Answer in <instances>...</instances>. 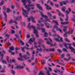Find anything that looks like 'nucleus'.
<instances>
[{
    "mask_svg": "<svg viewBox=\"0 0 75 75\" xmlns=\"http://www.w3.org/2000/svg\"><path fill=\"white\" fill-rule=\"evenodd\" d=\"M49 40L50 41V42L48 40V39L47 38H45L44 39L45 40H46V42L47 44H49V45H50V46L51 47H52L53 46L54 47H55V46H56L57 45V44L56 43H55L54 44H53L52 43V40L50 38H49Z\"/></svg>",
    "mask_w": 75,
    "mask_h": 75,
    "instance_id": "nucleus-1",
    "label": "nucleus"
},
{
    "mask_svg": "<svg viewBox=\"0 0 75 75\" xmlns=\"http://www.w3.org/2000/svg\"><path fill=\"white\" fill-rule=\"evenodd\" d=\"M25 8H27L28 11H27V10H24L23 8H22V11H23V12H24L26 14H27V13H28V11H29L30 10V8H28V7L26 5H25Z\"/></svg>",
    "mask_w": 75,
    "mask_h": 75,
    "instance_id": "nucleus-2",
    "label": "nucleus"
},
{
    "mask_svg": "<svg viewBox=\"0 0 75 75\" xmlns=\"http://www.w3.org/2000/svg\"><path fill=\"white\" fill-rule=\"evenodd\" d=\"M70 31H71V30H69V31L65 33L63 35V36H64V37L66 38L68 37V35H67V34H68V33H69V34H72V33H73V31H74V30H72L71 33L70 32Z\"/></svg>",
    "mask_w": 75,
    "mask_h": 75,
    "instance_id": "nucleus-3",
    "label": "nucleus"
},
{
    "mask_svg": "<svg viewBox=\"0 0 75 75\" xmlns=\"http://www.w3.org/2000/svg\"><path fill=\"white\" fill-rule=\"evenodd\" d=\"M27 0L29 3L30 4H31V2L30 1L31 0ZM21 1L22 3H23V5H24V6H25V3H26V2H27V1H26V0H22Z\"/></svg>",
    "mask_w": 75,
    "mask_h": 75,
    "instance_id": "nucleus-4",
    "label": "nucleus"
},
{
    "mask_svg": "<svg viewBox=\"0 0 75 75\" xmlns=\"http://www.w3.org/2000/svg\"><path fill=\"white\" fill-rule=\"evenodd\" d=\"M15 69H21L24 68L23 66H21L20 65L17 66L16 67L14 68Z\"/></svg>",
    "mask_w": 75,
    "mask_h": 75,
    "instance_id": "nucleus-5",
    "label": "nucleus"
},
{
    "mask_svg": "<svg viewBox=\"0 0 75 75\" xmlns=\"http://www.w3.org/2000/svg\"><path fill=\"white\" fill-rule=\"evenodd\" d=\"M5 16V21L7 22V13L4 11L3 12Z\"/></svg>",
    "mask_w": 75,
    "mask_h": 75,
    "instance_id": "nucleus-6",
    "label": "nucleus"
},
{
    "mask_svg": "<svg viewBox=\"0 0 75 75\" xmlns=\"http://www.w3.org/2000/svg\"><path fill=\"white\" fill-rule=\"evenodd\" d=\"M30 24H30V23H28V28H29L30 29H31V28H33V30H34V29H35V25H31V26H30Z\"/></svg>",
    "mask_w": 75,
    "mask_h": 75,
    "instance_id": "nucleus-7",
    "label": "nucleus"
},
{
    "mask_svg": "<svg viewBox=\"0 0 75 75\" xmlns=\"http://www.w3.org/2000/svg\"><path fill=\"white\" fill-rule=\"evenodd\" d=\"M45 6H46V8L47 10H51V7L48 6L46 4H45Z\"/></svg>",
    "mask_w": 75,
    "mask_h": 75,
    "instance_id": "nucleus-8",
    "label": "nucleus"
},
{
    "mask_svg": "<svg viewBox=\"0 0 75 75\" xmlns=\"http://www.w3.org/2000/svg\"><path fill=\"white\" fill-rule=\"evenodd\" d=\"M19 56L20 58H25V57H27V56L26 55H24L23 56H22L21 53H20Z\"/></svg>",
    "mask_w": 75,
    "mask_h": 75,
    "instance_id": "nucleus-9",
    "label": "nucleus"
},
{
    "mask_svg": "<svg viewBox=\"0 0 75 75\" xmlns=\"http://www.w3.org/2000/svg\"><path fill=\"white\" fill-rule=\"evenodd\" d=\"M52 37H57L58 38H60V36L59 35H57L56 33L53 34L52 35Z\"/></svg>",
    "mask_w": 75,
    "mask_h": 75,
    "instance_id": "nucleus-10",
    "label": "nucleus"
},
{
    "mask_svg": "<svg viewBox=\"0 0 75 75\" xmlns=\"http://www.w3.org/2000/svg\"><path fill=\"white\" fill-rule=\"evenodd\" d=\"M40 15L42 17H44V18H48V16L46 15H44L43 14V13H42V12H40Z\"/></svg>",
    "mask_w": 75,
    "mask_h": 75,
    "instance_id": "nucleus-11",
    "label": "nucleus"
},
{
    "mask_svg": "<svg viewBox=\"0 0 75 75\" xmlns=\"http://www.w3.org/2000/svg\"><path fill=\"white\" fill-rule=\"evenodd\" d=\"M34 4H28V7H31V9L32 10H34Z\"/></svg>",
    "mask_w": 75,
    "mask_h": 75,
    "instance_id": "nucleus-12",
    "label": "nucleus"
},
{
    "mask_svg": "<svg viewBox=\"0 0 75 75\" xmlns=\"http://www.w3.org/2000/svg\"><path fill=\"white\" fill-rule=\"evenodd\" d=\"M69 48L70 49V50H72L74 54H75V50L74 48L71 47V46H69Z\"/></svg>",
    "mask_w": 75,
    "mask_h": 75,
    "instance_id": "nucleus-13",
    "label": "nucleus"
},
{
    "mask_svg": "<svg viewBox=\"0 0 75 75\" xmlns=\"http://www.w3.org/2000/svg\"><path fill=\"white\" fill-rule=\"evenodd\" d=\"M14 50V48L13 47H11L10 48V50H9L8 51L10 52L11 53V51H13Z\"/></svg>",
    "mask_w": 75,
    "mask_h": 75,
    "instance_id": "nucleus-14",
    "label": "nucleus"
},
{
    "mask_svg": "<svg viewBox=\"0 0 75 75\" xmlns=\"http://www.w3.org/2000/svg\"><path fill=\"white\" fill-rule=\"evenodd\" d=\"M61 24H63L64 25H67V24H69V21L68 22H65L64 23L62 22H61Z\"/></svg>",
    "mask_w": 75,
    "mask_h": 75,
    "instance_id": "nucleus-15",
    "label": "nucleus"
},
{
    "mask_svg": "<svg viewBox=\"0 0 75 75\" xmlns=\"http://www.w3.org/2000/svg\"><path fill=\"white\" fill-rule=\"evenodd\" d=\"M42 18H40V20H38V23H41V22H44V20H42Z\"/></svg>",
    "mask_w": 75,
    "mask_h": 75,
    "instance_id": "nucleus-16",
    "label": "nucleus"
},
{
    "mask_svg": "<svg viewBox=\"0 0 75 75\" xmlns=\"http://www.w3.org/2000/svg\"><path fill=\"white\" fill-rule=\"evenodd\" d=\"M14 18H16V20H21V18H22L20 16H19L17 17H16L14 16Z\"/></svg>",
    "mask_w": 75,
    "mask_h": 75,
    "instance_id": "nucleus-17",
    "label": "nucleus"
},
{
    "mask_svg": "<svg viewBox=\"0 0 75 75\" xmlns=\"http://www.w3.org/2000/svg\"><path fill=\"white\" fill-rule=\"evenodd\" d=\"M30 18L32 20V22H33V23H34L35 22V18L34 17H31Z\"/></svg>",
    "mask_w": 75,
    "mask_h": 75,
    "instance_id": "nucleus-18",
    "label": "nucleus"
},
{
    "mask_svg": "<svg viewBox=\"0 0 75 75\" xmlns=\"http://www.w3.org/2000/svg\"><path fill=\"white\" fill-rule=\"evenodd\" d=\"M41 46H42L43 48H44L45 47V46H44V45H40L38 46L35 45V48H37V47L39 48V47H41Z\"/></svg>",
    "mask_w": 75,
    "mask_h": 75,
    "instance_id": "nucleus-19",
    "label": "nucleus"
},
{
    "mask_svg": "<svg viewBox=\"0 0 75 75\" xmlns=\"http://www.w3.org/2000/svg\"><path fill=\"white\" fill-rule=\"evenodd\" d=\"M67 30V26H64V28L63 29V30L64 32H65Z\"/></svg>",
    "mask_w": 75,
    "mask_h": 75,
    "instance_id": "nucleus-20",
    "label": "nucleus"
},
{
    "mask_svg": "<svg viewBox=\"0 0 75 75\" xmlns=\"http://www.w3.org/2000/svg\"><path fill=\"white\" fill-rule=\"evenodd\" d=\"M53 22L55 23L57 25H59V24H58V23L57 21L54 20L53 21Z\"/></svg>",
    "mask_w": 75,
    "mask_h": 75,
    "instance_id": "nucleus-21",
    "label": "nucleus"
},
{
    "mask_svg": "<svg viewBox=\"0 0 75 75\" xmlns=\"http://www.w3.org/2000/svg\"><path fill=\"white\" fill-rule=\"evenodd\" d=\"M66 18L65 19V21H69V20L68 19L69 18V17H68V15L67 14L66 15Z\"/></svg>",
    "mask_w": 75,
    "mask_h": 75,
    "instance_id": "nucleus-22",
    "label": "nucleus"
},
{
    "mask_svg": "<svg viewBox=\"0 0 75 75\" xmlns=\"http://www.w3.org/2000/svg\"><path fill=\"white\" fill-rule=\"evenodd\" d=\"M4 0H2L1 2L0 3V6H2L4 3Z\"/></svg>",
    "mask_w": 75,
    "mask_h": 75,
    "instance_id": "nucleus-23",
    "label": "nucleus"
},
{
    "mask_svg": "<svg viewBox=\"0 0 75 75\" xmlns=\"http://www.w3.org/2000/svg\"><path fill=\"white\" fill-rule=\"evenodd\" d=\"M33 33L34 34H37L38 33V31L35 29L33 30Z\"/></svg>",
    "mask_w": 75,
    "mask_h": 75,
    "instance_id": "nucleus-24",
    "label": "nucleus"
},
{
    "mask_svg": "<svg viewBox=\"0 0 75 75\" xmlns=\"http://www.w3.org/2000/svg\"><path fill=\"white\" fill-rule=\"evenodd\" d=\"M49 51H55V49L53 48L52 49H49Z\"/></svg>",
    "mask_w": 75,
    "mask_h": 75,
    "instance_id": "nucleus-25",
    "label": "nucleus"
},
{
    "mask_svg": "<svg viewBox=\"0 0 75 75\" xmlns=\"http://www.w3.org/2000/svg\"><path fill=\"white\" fill-rule=\"evenodd\" d=\"M19 42H20L22 45H24L25 44L24 43L22 40H19Z\"/></svg>",
    "mask_w": 75,
    "mask_h": 75,
    "instance_id": "nucleus-26",
    "label": "nucleus"
},
{
    "mask_svg": "<svg viewBox=\"0 0 75 75\" xmlns=\"http://www.w3.org/2000/svg\"><path fill=\"white\" fill-rule=\"evenodd\" d=\"M57 25L55 24L54 26V28H56L57 30L58 29V27Z\"/></svg>",
    "mask_w": 75,
    "mask_h": 75,
    "instance_id": "nucleus-27",
    "label": "nucleus"
},
{
    "mask_svg": "<svg viewBox=\"0 0 75 75\" xmlns=\"http://www.w3.org/2000/svg\"><path fill=\"white\" fill-rule=\"evenodd\" d=\"M48 35V34L47 33V32H45L44 33V36L45 37H47V36Z\"/></svg>",
    "mask_w": 75,
    "mask_h": 75,
    "instance_id": "nucleus-28",
    "label": "nucleus"
},
{
    "mask_svg": "<svg viewBox=\"0 0 75 75\" xmlns=\"http://www.w3.org/2000/svg\"><path fill=\"white\" fill-rule=\"evenodd\" d=\"M65 9H66V7H63L62 9V10L63 11V12H65Z\"/></svg>",
    "mask_w": 75,
    "mask_h": 75,
    "instance_id": "nucleus-29",
    "label": "nucleus"
},
{
    "mask_svg": "<svg viewBox=\"0 0 75 75\" xmlns=\"http://www.w3.org/2000/svg\"><path fill=\"white\" fill-rule=\"evenodd\" d=\"M54 40H55V41H59V40L56 38H54Z\"/></svg>",
    "mask_w": 75,
    "mask_h": 75,
    "instance_id": "nucleus-30",
    "label": "nucleus"
},
{
    "mask_svg": "<svg viewBox=\"0 0 75 75\" xmlns=\"http://www.w3.org/2000/svg\"><path fill=\"white\" fill-rule=\"evenodd\" d=\"M31 42H33V40L31 38H30L29 41V43H31Z\"/></svg>",
    "mask_w": 75,
    "mask_h": 75,
    "instance_id": "nucleus-31",
    "label": "nucleus"
},
{
    "mask_svg": "<svg viewBox=\"0 0 75 75\" xmlns=\"http://www.w3.org/2000/svg\"><path fill=\"white\" fill-rule=\"evenodd\" d=\"M68 2H69V1H64L63 2V3L64 4V5H66V4H67V3H68Z\"/></svg>",
    "mask_w": 75,
    "mask_h": 75,
    "instance_id": "nucleus-32",
    "label": "nucleus"
},
{
    "mask_svg": "<svg viewBox=\"0 0 75 75\" xmlns=\"http://www.w3.org/2000/svg\"><path fill=\"white\" fill-rule=\"evenodd\" d=\"M23 57H21L20 58H18V59L19 60V61H23Z\"/></svg>",
    "mask_w": 75,
    "mask_h": 75,
    "instance_id": "nucleus-33",
    "label": "nucleus"
},
{
    "mask_svg": "<svg viewBox=\"0 0 75 75\" xmlns=\"http://www.w3.org/2000/svg\"><path fill=\"white\" fill-rule=\"evenodd\" d=\"M39 42H38V43H39V44H40V42H44V40H41V39H40L39 40Z\"/></svg>",
    "mask_w": 75,
    "mask_h": 75,
    "instance_id": "nucleus-34",
    "label": "nucleus"
},
{
    "mask_svg": "<svg viewBox=\"0 0 75 75\" xmlns=\"http://www.w3.org/2000/svg\"><path fill=\"white\" fill-rule=\"evenodd\" d=\"M25 48V47H21V48L23 52H25V51H24Z\"/></svg>",
    "mask_w": 75,
    "mask_h": 75,
    "instance_id": "nucleus-35",
    "label": "nucleus"
},
{
    "mask_svg": "<svg viewBox=\"0 0 75 75\" xmlns=\"http://www.w3.org/2000/svg\"><path fill=\"white\" fill-rule=\"evenodd\" d=\"M63 51H66V52H68V51L67 50L65 49V48H63Z\"/></svg>",
    "mask_w": 75,
    "mask_h": 75,
    "instance_id": "nucleus-36",
    "label": "nucleus"
},
{
    "mask_svg": "<svg viewBox=\"0 0 75 75\" xmlns=\"http://www.w3.org/2000/svg\"><path fill=\"white\" fill-rule=\"evenodd\" d=\"M57 51H58L59 53L60 54L62 53V51L59 49H58L57 50Z\"/></svg>",
    "mask_w": 75,
    "mask_h": 75,
    "instance_id": "nucleus-37",
    "label": "nucleus"
},
{
    "mask_svg": "<svg viewBox=\"0 0 75 75\" xmlns=\"http://www.w3.org/2000/svg\"><path fill=\"white\" fill-rule=\"evenodd\" d=\"M68 45V43H65L64 44V47H66V48L68 49V47H67V45Z\"/></svg>",
    "mask_w": 75,
    "mask_h": 75,
    "instance_id": "nucleus-38",
    "label": "nucleus"
},
{
    "mask_svg": "<svg viewBox=\"0 0 75 75\" xmlns=\"http://www.w3.org/2000/svg\"><path fill=\"white\" fill-rule=\"evenodd\" d=\"M11 72L13 74V75H14V74H15V71L13 70H11Z\"/></svg>",
    "mask_w": 75,
    "mask_h": 75,
    "instance_id": "nucleus-39",
    "label": "nucleus"
},
{
    "mask_svg": "<svg viewBox=\"0 0 75 75\" xmlns=\"http://www.w3.org/2000/svg\"><path fill=\"white\" fill-rule=\"evenodd\" d=\"M46 74L47 75H50V71H46Z\"/></svg>",
    "mask_w": 75,
    "mask_h": 75,
    "instance_id": "nucleus-40",
    "label": "nucleus"
},
{
    "mask_svg": "<svg viewBox=\"0 0 75 75\" xmlns=\"http://www.w3.org/2000/svg\"><path fill=\"white\" fill-rule=\"evenodd\" d=\"M6 11L7 13H9V12L10 11V8H7L6 10Z\"/></svg>",
    "mask_w": 75,
    "mask_h": 75,
    "instance_id": "nucleus-41",
    "label": "nucleus"
},
{
    "mask_svg": "<svg viewBox=\"0 0 75 75\" xmlns=\"http://www.w3.org/2000/svg\"><path fill=\"white\" fill-rule=\"evenodd\" d=\"M45 25H46L47 28H50V26H49V25H48V24L46 23H45Z\"/></svg>",
    "mask_w": 75,
    "mask_h": 75,
    "instance_id": "nucleus-42",
    "label": "nucleus"
},
{
    "mask_svg": "<svg viewBox=\"0 0 75 75\" xmlns=\"http://www.w3.org/2000/svg\"><path fill=\"white\" fill-rule=\"evenodd\" d=\"M65 54H62V55H61V58H64V56H65Z\"/></svg>",
    "mask_w": 75,
    "mask_h": 75,
    "instance_id": "nucleus-43",
    "label": "nucleus"
},
{
    "mask_svg": "<svg viewBox=\"0 0 75 75\" xmlns=\"http://www.w3.org/2000/svg\"><path fill=\"white\" fill-rule=\"evenodd\" d=\"M47 14L49 17H51L52 16V15H51V14L50 12H47Z\"/></svg>",
    "mask_w": 75,
    "mask_h": 75,
    "instance_id": "nucleus-44",
    "label": "nucleus"
},
{
    "mask_svg": "<svg viewBox=\"0 0 75 75\" xmlns=\"http://www.w3.org/2000/svg\"><path fill=\"white\" fill-rule=\"evenodd\" d=\"M65 40L67 41V42H70V41H69V40H68L67 38H65Z\"/></svg>",
    "mask_w": 75,
    "mask_h": 75,
    "instance_id": "nucleus-45",
    "label": "nucleus"
},
{
    "mask_svg": "<svg viewBox=\"0 0 75 75\" xmlns=\"http://www.w3.org/2000/svg\"><path fill=\"white\" fill-rule=\"evenodd\" d=\"M42 30V32H45V29L43 28H40Z\"/></svg>",
    "mask_w": 75,
    "mask_h": 75,
    "instance_id": "nucleus-46",
    "label": "nucleus"
},
{
    "mask_svg": "<svg viewBox=\"0 0 75 75\" xmlns=\"http://www.w3.org/2000/svg\"><path fill=\"white\" fill-rule=\"evenodd\" d=\"M57 31H59L60 33H62V30L60 29H57Z\"/></svg>",
    "mask_w": 75,
    "mask_h": 75,
    "instance_id": "nucleus-47",
    "label": "nucleus"
},
{
    "mask_svg": "<svg viewBox=\"0 0 75 75\" xmlns=\"http://www.w3.org/2000/svg\"><path fill=\"white\" fill-rule=\"evenodd\" d=\"M2 62H3V63L5 64H7V61H6L3 60H2Z\"/></svg>",
    "mask_w": 75,
    "mask_h": 75,
    "instance_id": "nucleus-48",
    "label": "nucleus"
},
{
    "mask_svg": "<svg viewBox=\"0 0 75 75\" xmlns=\"http://www.w3.org/2000/svg\"><path fill=\"white\" fill-rule=\"evenodd\" d=\"M12 23H13V20H11L8 21V23L9 24H11Z\"/></svg>",
    "mask_w": 75,
    "mask_h": 75,
    "instance_id": "nucleus-49",
    "label": "nucleus"
},
{
    "mask_svg": "<svg viewBox=\"0 0 75 75\" xmlns=\"http://www.w3.org/2000/svg\"><path fill=\"white\" fill-rule=\"evenodd\" d=\"M15 36L16 37V38H20V37L18 36V35L17 34H16L15 35Z\"/></svg>",
    "mask_w": 75,
    "mask_h": 75,
    "instance_id": "nucleus-50",
    "label": "nucleus"
},
{
    "mask_svg": "<svg viewBox=\"0 0 75 75\" xmlns=\"http://www.w3.org/2000/svg\"><path fill=\"white\" fill-rule=\"evenodd\" d=\"M23 16H24L25 17H28V16L27 15H25L24 14V13L23 12L22 13Z\"/></svg>",
    "mask_w": 75,
    "mask_h": 75,
    "instance_id": "nucleus-51",
    "label": "nucleus"
},
{
    "mask_svg": "<svg viewBox=\"0 0 75 75\" xmlns=\"http://www.w3.org/2000/svg\"><path fill=\"white\" fill-rule=\"evenodd\" d=\"M11 33H12V34H14V33H15V30H11Z\"/></svg>",
    "mask_w": 75,
    "mask_h": 75,
    "instance_id": "nucleus-52",
    "label": "nucleus"
},
{
    "mask_svg": "<svg viewBox=\"0 0 75 75\" xmlns=\"http://www.w3.org/2000/svg\"><path fill=\"white\" fill-rule=\"evenodd\" d=\"M28 21L29 22H30V21H31V18H30V17L28 18Z\"/></svg>",
    "mask_w": 75,
    "mask_h": 75,
    "instance_id": "nucleus-53",
    "label": "nucleus"
},
{
    "mask_svg": "<svg viewBox=\"0 0 75 75\" xmlns=\"http://www.w3.org/2000/svg\"><path fill=\"white\" fill-rule=\"evenodd\" d=\"M36 6L38 8L39 7H40V4H36Z\"/></svg>",
    "mask_w": 75,
    "mask_h": 75,
    "instance_id": "nucleus-54",
    "label": "nucleus"
},
{
    "mask_svg": "<svg viewBox=\"0 0 75 75\" xmlns=\"http://www.w3.org/2000/svg\"><path fill=\"white\" fill-rule=\"evenodd\" d=\"M12 62H14V63H16V59H12Z\"/></svg>",
    "mask_w": 75,
    "mask_h": 75,
    "instance_id": "nucleus-55",
    "label": "nucleus"
},
{
    "mask_svg": "<svg viewBox=\"0 0 75 75\" xmlns=\"http://www.w3.org/2000/svg\"><path fill=\"white\" fill-rule=\"evenodd\" d=\"M71 57H68L67 60V61H69L71 59Z\"/></svg>",
    "mask_w": 75,
    "mask_h": 75,
    "instance_id": "nucleus-56",
    "label": "nucleus"
},
{
    "mask_svg": "<svg viewBox=\"0 0 75 75\" xmlns=\"http://www.w3.org/2000/svg\"><path fill=\"white\" fill-rule=\"evenodd\" d=\"M51 2V1H50V0H47V4H48L49 3H50Z\"/></svg>",
    "mask_w": 75,
    "mask_h": 75,
    "instance_id": "nucleus-57",
    "label": "nucleus"
},
{
    "mask_svg": "<svg viewBox=\"0 0 75 75\" xmlns=\"http://www.w3.org/2000/svg\"><path fill=\"white\" fill-rule=\"evenodd\" d=\"M5 36H6V37L8 38L10 37V35H8V34H6V35Z\"/></svg>",
    "mask_w": 75,
    "mask_h": 75,
    "instance_id": "nucleus-58",
    "label": "nucleus"
},
{
    "mask_svg": "<svg viewBox=\"0 0 75 75\" xmlns=\"http://www.w3.org/2000/svg\"><path fill=\"white\" fill-rule=\"evenodd\" d=\"M30 35H29V34H28L27 35V38H30Z\"/></svg>",
    "mask_w": 75,
    "mask_h": 75,
    "instance_id": "nucleus-59",
    "label": "nucleus"
},
{
    "mask_svg": "<svg viewBox=\"0 0 75 75\" xmlns=\"http://www.w3.org/2000/svg\"><path fill=\"white\" fill-rule=\"evenodd\" d=\"M16 5L17 7H19L20 6V5H19V4L18 3H16Z\"/></svg>",
    "mask_w": 75,
    "mask_h": 75,
    "instance_id": "nucleus-60",
    "label": "nucleus"
},
{
    "mask_svg": "<svg viewBox=\"0 0 75 75\" xmlns=\"http://www.w3.org/2000/svg\"><path fill=\"white\" fill-rule=\"evenodd\" d=\"M39 9H40V10H42V11H43V10L42 9V7H41V6H40V7H38Z\"/></svg>",
    "mask_w": 75,
    "mask_h": 75,
    "instance_id": "nucleus-61",
    "label": "nucleus"
},
{
    "mask_svg": "<svg viewBox=\"0 0 75 75\" xmlns=\"http://www.w3.org/2000/svg\"><path fill=\"white\" fill-rule=\"evenodd\" d=\"M40 25L41 27H44V24L42 23H41L40 24Z\"/></svg>",
    "mask_w": 75,
    "mask_h": 75,
    "instance_id": "nucleus-62",
    "label": "nucleus"
},
{
    "mask_svg": "<svg viewBox=\"0 0 75 75\" xmlns=\"http://www.w3.org/2000/svg\"><path fill=\"white\" fill-rule=\"evenodd\" d=\"M37 50H39L40 51H42V49H41V48H40V49H39L38 48H37Z\"/></svg>",
    "mask_w": 75,
    "mask_h": 75,
    "instance_id": "nucleus-63",
    "label": "nucleus"
},
{
    "mask_svg": "<svg viewBox=\"0 0 75 75\" xmlns=\"http://www.w3.org/2000/svg\"><path fill=\"white\" fill-rule=\"evenodd\" d=\"M1 72H5V70H2L0 71Z\"/></svg>",
    "mask_w": 75,
    "mask_h": 75,
    "instance_id": "nucleus-64",
    "label": "nucleus"
}]
</instances>
